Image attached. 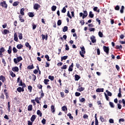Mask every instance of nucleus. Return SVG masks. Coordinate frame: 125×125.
I'll return each mask as SVG.
<instances>
[{"label": "nucleus", "mask_w": 125, "mask_h": 125, "mask_svg": "<svg viewBox=\"0 0 125 125\" xmlns=\"http://www.w3.org/2000/svg\"><path fill=\"white\" fill-rule=\"evenodd\" d=\"M104 96L105 97V99H106L107 101H110L109 98L108 97V95H107V94L106 93H104Z\"/></svg>", "instance_id": "nucleus-39"}, {"label": "nucleus", "mask_w": 125, "mask_h": 125, "mask_svg": "<svg viewBox=\"0 0 125 125\" xmlns=\"http://www.w3.org/2000/svg\"><path fill=\"white\" fill-rule=\"evenodd\" d=\"M74 68V63L72 62L71 64L69 66L68 68L69 72H72L73 71V68Z\"/></svg>", "instance_id": "nucleus-12"}, {"label": "nucleus", "mask_w": 125, "mask_h": 125, "mask_svg": "<svg viewBox=\"0 0 125 125\" xmlns=\"http://www.w3.org/2000/svg\"><path fill=\"white\" fill-rule=\"evenodd\" d=\"M12 51V47H11V46H9L8 50H7V52L9 54H11Z\"/></svg>", "instance_id": "nucleus-21"}, {"label": "nucleus", "mask_w": 125, "mask_h": 125, "mask_svg": "<svg viewBox=\"0 0 125 125\" xmlns=\"http://www.w3.org/2000/svg\"><path fill=\"white\" fill-rule=\"evenodd\" d=\"M40 7H41V5H40V4L38 3H35L33 6V8L34 9H35V10H38Z\"/></svg>", "instance_id": "nucleus-7"}, {"label": "nucleus", "mask_w": 125, "mask_h": 125, "mask_svg": "<svg viewBox=\"0 0 125 125\" xmlns=\"http://www.w3.org/2000/svg\"><path fill=\"white\" fill-rule=\"evenodd\" d=\"M32 77L33 78L32 80L34 81V82H35V81L37 80V76H36V75H35L34 74H32Z\"/></svg>", "instance_id": "nucleus-43"}, {"label": "nucleus", "mask_w": 125, "mask_h": 125, "mask_svg": "<svg viewBox=\"0 0 125 125\" xmlns=\"http://www.w3.org/2000/svg\"><path fill=\"white\" fill-rule=\"evenodd\" d=\"M46 123V120L43 118L42 121V125H45Z\"/></svg>", "instance_id": "nucleus-52"}, {"label": "nucleus", "mask_w": 125, "mask_h": 125, "mask_svg": "<svg viewBox=\"0 0 125 125\" xmlns=\"http://www.w3.org/2000/svg\"><path fill=\"white\" fill-rule=\"evenodd\" d=\"M10 73L12 78H15V77H16V74H15V73H13V72L11 71V72H10Z\"/></svg>", "instance_id": "nucleus-36"}, {"label": "nucleus", "mask_w": 125, "mask_h": 125, "mask_svg": "<svg viewBox=\"0 0 125 125\" xmlns=\"http://www.w3.org/2000/svg\"><path fill=\"white\" fill-rule=\"evenodd\" d=\"M17 59L18 62H20V61H22V60H23V58H22V57L21 56L17 57Z\"/></svg>", "instance_id": "nucleus-48"}, {"label": "nucleus", "mask_w": 125, "mask_h": 125, "mask_svg": "<svg viewBox=\"0 0 125 125\" xmlns=\"http://www.w3.org/2000/svg\"><path fill=\"white\" fill-rule=\"evenodd\" d=\"M32 26L33 30H35V29L37 28V25L35 24L34 23H33Z\"/></svg>", "instance_id": "nucleus-55"}, {"label": "nucleus", "mask_w": 125, "mask_h": 125, "mask_svg": "<svg viewBox=\"0 0 125 125\" xmlns=\"http://www.w3.org/2000/svg\"><path fill=\"white\" fill-rule=\"evenodd\" d=\"M19 20L20 21H21V23H24L25 22V20H24L23 19V16L21 15H20L19 16Z\"/></svg>", "instance_id": "nucleus-8"}, {"label": "nucleus", "mask_w": 125, "mask_h": 125, "mask_svg": "<svg viewBox=\"0 0 125 125\" xmlns=\"http://www.w3.org/2000/svg\"><path fill=\"white\" fill-rule=\"evenodd\" d=\"M27 15H28V16H29V17H34V16H35V15H34V13L33 12H29L27 14Z\"/></svg>", "instance_id": "nucleus-28"}, {"label": "nucleus", "mask_w": 125, "mask_h": 125, "mask_svg": "<svg viewBox=\"0 0 125 125\" xmlns=\"http://www.w3.org/2000/svg\"><path fill=\"white\" fill-rule=\"evenodd\" d=\"M17 48H18V49H22V48H23V45H22V44H18L17 45Z\"/></svg>", "instance_id": "nucleus-22"}, {"label": "nucleus", "mask_w": 125, "mask_h": 125, "mask_svg": "<svg viewBox=\"0 0 125 125\" xmlns=\"http://www.w3.org/2000/svg\"><path fill=\"white\" fill-rule=\"evenodd\" d=\"M109 105L111 108H115V105H114V104L112 102H109Z\"/></svg>", "instance_id": "nucleus-49"}, {"label": "nucleus", "mask_w": 125, "mask_h": 125, "mask_svg": "<svg viewBox=\"0 0 125 125\" xmlns=\"http://www.w3.org/2000/svg\"><path fill=\"white\" fill-rule=\"evenodd\" d=\"M5 51V49L3 47H2L0 48V55H2V52H4Z\"/></svg>", "instance_id": "nucleus-19"}, {"label": "nucleus", "mask_w": 125, "mask_h": 125, "mask_svg": "<svg viewBox=\"0 0 125 125\" xmlns=\"http://www.w3.org/2000/svg\"><path fill=\"white\" fill-rule=\"evenodd\" d=\"M103 50H104V51L105 52L107 55H109V51H110V49L109 48V46H104Z\"/></svg>", "instance_id": "nucleus-4"}, {"label": "nucleus", "mask_w": 125, "mask_h": 125, "mask_svg": "<svg viewBox=\"0 0 125 125\" xmlns=\"http://www.w3.org/2000/svg\"><path fill=\"white\" fill-rule=\"evenodd\" d=\"M84 90V87H81L77 89L78 91H80V92H82V91H83Z\"/></svg>", "instance_id": "nucleus-35"}, {"label": "nucleus", "mask_w": 125, "mask_h": 125, "mask_svg": "<svg viewBox=\"0 0 125 125\" xmlns=\"http://www.w3.org/2000/svg\"><path fill=\"white\" fill-rule=\"evenodd\" d=\"M70 49V48L69 47V45H68V44H66L65 45V50H69Z\"/></svg>", "instance_id": "nucleus-62"}, {"label": "nucleus", "mask_w": 125, "mask_h": 125, "mask_svg": "<svg viewBox=\"0 0 125 125\" xmlns=\"http://www.w3.org/2000/svg\"><path fill=\"white\" fill-rule=\"evenodd\" d=\"M36 115H33L32 117L30 118L31 121L33 123V122H35V120H36Z\"/></svg>", "instance_id": "nucleus-20"}, {"label": "nucleus", "mask_w": 125, "mask_h": 125, "mask_svg": "<svg viewBox=\"0 0 125 125\" xmlns=\"http://www.w3.org/2000/svg\"><path fill=\"white\" fill-rule=\"evenodd\" d=\"M67 16L70 19H72V16H71V14H70V12L69 11L67 12Z\"/></svg>", "instance_id": "nucleus-54"}, {"label": "nucleus", "mask_w": 125, "mask_h": 125, "mask_svg": "<svg viewBox=\"0 0 125 125\" xmlns=\"http://www.w3.org/2000/svg\"><path fill=\"white\" fill-rule=\"evenodd\" d=\"M62 111H63V112H65V111H67L68 110V108H67V106L64 105L62 107Z\"/></svg>", "instance_id": "nucleus-31"}, {"label": "nucleus", "mask_w": 125, "mask_h": 125, "mask_svg": "<svg viewBox=\"0 0 125 125\" xmlns=\"http://www.w3.org/2000/svg\"><path fill=\"white\" fill-rule=\"evenodd\" d=\"M76 67L77 69H79L80 71H83V68L81 66L79 62L76 63Z\"/></svg>", "instance_id": "nucleus-5"}, {"label": "nucleus", "mask_w": 125, "mask_h": 125, "mask_svg": "<svg viewBox=\"0 0 125 125\" xmlns=\"http://www.w3.org/2000/svg\"><path fill=\"white\" fill-rule=\"evenodd\" d=\"M1 33L2 35H7V34H9L10 32L8 29H4L3 30H1Z\"/></svg>", "instance_id": "nucleus-6"}, {"label": "nucleus", "mask_w": 125, "mask_h": 125, "mask_svg": "<svg viewBox=\"0 0 125 125\" xmlns=\"http://www.w3.org/2000/svg\"><path fill=\"white\" fill-rule=\"evenodd\" d=\"M100 38H103V33L101 31H99L98 33Z\"/></svg>", "instance_id": "nucleus-46"}, {"label": "nucleus", "mask_w": 125, "mask_h": 125, "mask_svg": "<svg viewBox=\"0 0 125 125\" xmlns=\"http://www.w3.org/2000/svg\"><path fill=\"white\" fill-rule=\"evenodd\" d=\"M84 119H88V115L87 114H84L83 116Z\"/></svg>", "instance_id": "nucleus-63"}, {"label": "nucleus", "mask_w": 125, "mask_h": 125, "mask_svg": "<svg viewBox=\"0 0 125 125\" xmlns=\"http://www.w3.org/2000/svg\"><path fill=\"white\" fill-rule=\"evenodd\" d=\"M66 8H65V7H64L62 8V13H65L66 12Z\"/></svg>", "instance_id": "nucleus-61"}, {"label": "nucleus", "mask_w": 125, "mask_h": 125, "mask_svg": "<svg viewBox=\"0 0 125 125\" xmlns=\"http://www.w3.org/2000/svg\"><path fill=\"white\" fill-rule=\"evenodd\" d=\"M68 31V27L65 26H64L63 29H62L63 32H67Z\"/></svg>", "instance_id": "nucleus-45"}, {"label": "nucleus", "mask_w": 125, "mask_h": 125, "mask_svg": "<svg viewBox=\"0 0 125 125\" xmlns=\"http://www.w3.org/2000/svg\"><path fill=\"white\" fill-rule=\"evenodd\" d=\"M74 77H75V81H79V80L81 79V77H80V76H79V75L78 74H75Z\"/></svg>", "instance_id": "nucleus-18"}, {"label": "nucleus", "mask_w": 125, "mask_h": 125, "mask_svg": "<svg viewBox=\"0 0 125 125\" xmlns=\"http://www.w3.org/2000/svg\"><path fill=\"white\" fill-rule=\"evenodd\" d=\"M4 93L6 96V99L9 98V96L8 95V93L7 92V90L6 89H4Z\"/></svg>", "instance_id": "nucleus-9"}, {"label": "nucleus", "mask_w": 125, "mask_h": 125, "mask_svg": "<svg viewBox=\"0 0 125 125\" xmlns=\"http://www.w3.org/2000/svg\"><path fill=\"white\" fill-rule=\"evenodd\" d=\"M89 16L90 18H93V17H94V14H93L92 11L89 12Z\"/></svg>", "instance_id": "nucleus-30"}, {"label": "nucleus", "mask_w": 125, "mask_h": 125, "mask_svg": "<svg viewBox=\"0 0 125 125\" xmlns=\"http://www.w3.org/2000/svg\"><path fill=\"white\" fill-rule=\"evenodd\" d=\"M61 69L66 70V69H67V65H63L62 67H61Z\"/></svg>", "instance_id": "nucleus-57"}, {"label": "nucleus", "mask_w": 125, "mask_h": 125, "mask_svg": "<svg viewBox=\"0 0 125 125\" xmlns=\"http://www.w3.org/2000/svg\"><path fill=\"white\" fill-rule=\"evenodd\" d=\"M28 89L29 90V92H32L33 87L31 85H29L28 86Z\"/></svg>", "instance_id": "nucleus-42"}, {"label": "nucleus", "mask_w": 125, "mask_h": 125, "mask_svg": "<svg viewBox=\"0 0 125 125\" xmlns=\"http://www.w3.org/2000/svg\"><path fill=\"white\" fill-rule=\"evenodd\" d=\"M105 92H106V93H107L108 96H112V93H111L110 91H109V90H106L105 91Z\"/></svg>", "instance_id": "nucleus-41"}, {"label": "nucleus", "mask_w": 125, "mask_h": 125, "mask_svg": "<svg viewBox=\"0 0 125 125\" xmlns=\"http://www.w3.org/2000/svg\"><path fill=\"white\" fill-rule=\"evenodd\" d=\"M80 23L82 25V26H83V25H84V20L80 21Z\"/></svg>", "instance_id": "nucleus-59"}, {"label": "nucleus", "mask_w": 125, "mask_h": 125, "mask_svg": "<svg viewBox=\"0 0 125 125\" xmlns=\"http://www.w3.org/2000/svg\"><path fill=\"white\" fill-rule=\"evenodd\" d=\"M57 8V7H56V6L53 5L51 7V10L52 11H55Z\"/></svg>", "instance_id": "nucleus-34"}, {"label": "nucleus", "mask_w": 125, "mask_h": 125, "mask_svg": "<svg viewBox=\"0 0 125 125\" xmlns=\"http://www.w3.org/2000/svg\"><path fill=\"white\" fill-rule=\"evenodd\" d=\"M100 120H101V121L102 122V123H104V122H105V119H104V118L103 117L101 116L100 117Z\"/></svg>", "instance_id": "nucleus-58"}, {"label": "nucleus", "mask_w": 125, "mask_h": 125, "mask_svg": "<svg viewBox=\"0 0 125 125\" xmlns=\"http://www.w3.org/2000/svg\"><path fill=\"white\" fill-rule=\"evenodd\" d=\"M28 111H32L33 110V105L30 104L27 107Z\"/></svg>", "instance_id": "nucleus-26"}, {"label": "nucleus", "mask_w": 125, "mask_h": 125, "mask_svg": "<svg viewBox=\"0 0 125 125\" xmlns=\"http://www.w3.org/2000/svg\"><path fill=\"white\" fill-rule=\"evenodd\" d=\"M37 87L39 88V89H42V85L39 84L37 86Z\"/></svg>", "instance_id": "nucleus-53"}, {"label": "nucleus", "mask_w": 125, "mask_h": 125, "mask_svg": "<svg viewBox=\"0 0 125 125\" xmlns=\"http://www.w3.org/2000/svg\"><path fill=\"white\" fill-rule=\"evenodd\" d=\"M35 100L37 103V104H40V101L39 100V97H36Z\"/></svg>", "instance_id": "nucleus-56"}, {"label": "nucleus", "mask_w": 125, "mask_h": 125, "mask_svg": "<svg viewBox=\"0 0 125 125\" xmlns=\"http://www.w3.org/2000/svg\"><path fill=\"white\" fill-rule=\"evenodd\" d=\"M124 9H125V6H122L120 10L121 13H124Z\"/></svg>", "instance_id": "nucleus-51"}, {"label": "nucleus", "mask_w": 125, "mask_h": 125, "mask_svg": "<svg viewBox=\"0 0 125 125\" xmlns=\"http://www.w3.org/2000/svg\"><path fill=\"white\" fill-rule=\"evenodd\" d=\"M24 11H25V9H24L23 8L21 9L20 14L22 16H24V15H25V13L24 12Z\"/></svg>", "instance_id": "nucleus-13"}, {"label": "nucleus", "mask_w": 125, "mask_h": 125, "mask_svg": "<svg viewBox=\"0 0 125 125\" xmlns=\"http://www.w3.org/2000/svg\"><path fill=\"white\" fill-rule=\"evenodd\" d=\"M90 40L92 43L96 42V39H95V37L94 36H92V37H90Z\"/></svg>", "instance_id": "nucleus-11"}, {"label": "nucleus", "mask_w": 125, "mask_h": 125, "mask_svg": "<svg viewBox=\"0 0 125 125\" xmlns=\"http://www.w3.org/2000/svg\"><path fill=\"white\" fill-rule=\"evenodd\" d=\"M19 3H20V2L19 1H15L13 4V6H17Z\"/></svg>", "instance_id": "nucleus-33"}, {"label": "nucleus", "mask_w": 125, "mask_h": 125, "mask_svg": "<svg viewBox=\"0 0 125 125\" xmlns=\"http://www.w3.org/2000/svg\"><path fill=\"white\" fill-rule=\"evenodd\" d=\"M109 122L110 124H114V120H113L112 119H110L109 120Z\"/></svg>", "instance_id": "nucleus-64"}, {"label": "nucleus", "mask_w": 125, "mask_h": 125, "mask_svg": "<svg viewBox=\"0 0 125 125\" xmlns=\"http://www.w3.org/2000/svg\"><path fill=\"white\" fill-rule=\"evenodd\" d=\"M68 59V56H64L61 57V61H63V60H66V59Z\"/></svg>", "instance_id": "nucleus-32"}, {"label": "nucleus", "mask_w": 125, "mask_h": 125, "mask_svg": "<svg viewBox=\"0 0 125 125\" xmlns=\"http://www.w3.org/2000/svg\"><path fill=\"white\" fill-rule=\"evenodd\" d=\"M0 81H1L2 83H4L5 82V77L3 76V75L0 76Z\"/></svg>", "instance_id": "nucleus-14"}, {"label": "nucleus", "mask_w": 125, "mask_h": 125, "mask_svg": "<svg viewBox=\"0 0 125 125\" xmlns=\"http://www.w3.org/2000/svg\"><path fill=\"white\" fill-rule=\"evenodd\" d=\"M13 51L14 53H17V51H18V50H17V49H16L15 47H14L13 48Z\"/></svg>", "instance_id": "nucleus-47"}, {"label": "nucleus", "mask_w": 125, "mask_h": 125, "mask_svg": "<svg viewBox=\"0 0 125 125\" xmlns=\"http://www.w3.org/2000/svg\"><path fill=\"white\" fill-rule=\"evenodd\" d=\"M83 14L82 12L80 13V17H82L83 19H84L87 16V11L86 10H83Z\"/></svg>", "instance_id": "nucleus-2"}, {"label": "nucleus", "mask_w": 125, "mask_h": 125, "mask_svg": "<svg viewBox=\"0 0 125 125\" xmlns=\"http://www.w3.org/2000/svg\"><path fill=\"white\" fill-rule=\"evenodd\" d=\"M0 6L2 8H5V9H7L8 5L6 3V1H3L0 2Z\"/></svg>", "instance_id": "nucleus-1"}, {"label": "nucleus", "mask_w": 125, "mask_h": 125, "mask_svg": "<svg viewBox=\"0 0 125 125\" xmlns=\"http://www.w3.org/2000/svg\"><path fill=\"white\" fill-rule=\"evenodd\" d=\"M45 58H46L47 61H51V59H49V56H48V55H46L44 56Z\"/></svg>", "instance_id": "nucleus-38"}, {"label": "nucleus", "mask_w": 125, "mask_h": 125, "mask_svg": "<svg viewBox=\"0 0 125 125\" xmlns=\"http://www.w3.org/2000/svg\"><path fill=\"white\" fill-rule=\"evenodd\" d=\"M61 24H62V21H61V20H58L57 22L58 26H60Z\"/></svg>", "instance_id": "nucleus-50"}, {"label": "nucleus", "mask_w": 125, "mask_h": 125, "mask_svg": "<svg viewBox=\"0 0 125 125\" xmlns=\"http://www.w3.org/2000/svg\"><path fill=\"white\" fill-rule=\"evenodd\" d=\"M96 92H104V88H98L96 90Z\"/></svg>", "instance_id": "nucleus-17"}, {"label": "nucleus", "mask_w": 125, "mask_h": 125, "mask_svg": "<svg viewBox=\"0 0 125 125\" xmlns=\"http://www.w3.org/2000/svg\"><path fill=\"white\" fill-rule=\"evenodd\" d=\"M37 114L38 116H40V117H42V112H41V110H38L37 111Z\"/></svg>", "instance_id": "nucleus-25"}, {"label": "nucleus", "mask_w": 125, "mask_h": 125, "mask_svg": "<svg viewBox=\"0 0 125 125\" xmlns=\"http://www.w3.org/2000/svg\"><path fill=\"white\" fill-rule=\"evenodd\" d=\"M20 86H23V87H26V85L25 84V83H23L22 82V80H20V84H19Z\"/></svg>", "instance_id": "nucleus-16"}, {"label": "nucleus", "mask_w": 125, "mask_h": 125, "mask_svg": "<svg viewBox=\"0 0 125 125\" xmlns=\"http://www.w3.org/2000/svg\"><path fill=\"white\" fill-rule=\"evenodd\" d=\"M2 63H3V66H6V62H5V60L3 58H2Z\"/></svg>", "instance_id": "nucleus-44"}, {"label": "nucleus", "mask_w": 125, "mask_h": 125, "mask_svg": "<svg viewBox=\"0 0 125 125\" xmlns=\"http://www.w3.org/2000/svg\"><path fill=\"white\" fill-rule=\"evenodd\" d=\"M12 71H13V72H19V68L17 66H15L12 68Z\"/></svg>", "instance_id": "nucleus-10"}, {"label": "nucleus", "mask_w": 125, "mask_h": 125, "mask_svg": "<svg viewBox=\"0 0 125 125\" xmlns=\"http://www.w3.org/2000/svg\"><path fill=\"white\" fill-rule=\"evenodd\" d=\"M35 67L34 66V65L32 64L31 65H29L27 66V70H32L34 69Z\"/></svg>", "instance_id": "nucleus-24"}, {"label": "nucleus", "mask_w": 125, "mask_h": 125, "mask_svg": "<svg viewBox=\"0 0 125 125\" xmlns=\"http://www.w3.org/2000/svg\"><path fill=\"white\" fill-rule=\"evenodd\" d=\"M19 40H22L23 39V34L22 33H18Z\"/></svg>", "instance_id": "nucleus-27"}, {"label": "nucleus", "mask_w": 125, "mask_h": 125, "mask_svg": "<svg viewBox=\"0 0 125 125\" xmlns=\"http://www.w3.org/2000/svg\"><path fill=\"white\" fill-rule=\"evenodd\" d=\"M49 82V80H48V79H44V84H46V85L48 84Z\"/></svg>", "instance_id": "nucleus-37"}, {"label": "nucleus", "mask_w": 125, "mask_h": 125, "mask_svg": "<svg viewBox=\"0 0 125 125\" xmlns=\"http://www.w3.org/2000/svg\"><path fill=\"white\" fill-rule=\"evenodd\" d=\"M67 117H69V118L70 120H73L74 119V117L72 116V114L70 113H69L67 114Z\"/></svg>", "instance_id": "nucleus-29"}, {"label": "nucleus", "mask_w": 125, "mask_h": 125, "mask_svg": "<svg viewBox=\"0 0 125 125\" xmlns=\"http://www.w3.org/2000/svg\"><path fill=\"white\" fill-rule=\"evenodd\" d=\"M81 49L82 52L81 51H80V54L82 57L84 58V55L83 54H85V49L84 48V46L81 47Z\"/></svg>", "instance_id": "nucleus-3"}, {"label": "nucleus", "mask_w": 125, "mask_h": 125, "mask_svg": "<svg viewBox=\"0 0 125 125\" xmlns=\"http://www.w3.org/2000/svg\"><path fill=\"white\" fill-rule=\"evenodd\" d=\"M51 111L52 113H55V106L54 105L51 106Z\"/></svg>", "instance_id": "nucleus-15"}, {"label": "nucleus", "mask_w": 125, "mask_h": 125, "mask_svg": "<svg viewBox=\"0 0 125 125\" xmlns=\"http://www.w3.org/2000/svg\"><path fill=\"white\" fill-rule=\"evenodd\" d=\"M97 114H95V125H98V120L97 119Z\"/></svg>", "instance_id": "nucleus-23"}, {"label": "nucleus", "mask_w": 125, "mask_h": 125, "mask_svg": "<svg viewBox=\"0 0 125 125\" xmlns=\"http://www.w3.org/2000/svg\"><path fill=\"white\" fill-rule=\"evenodd\" d=\"M81 96V93H80L79 92H76L75 93V96L79 97V96Z\"/></svg>", "instance_id": "nucleus-60"}, {"label": "nucleus", "mask_w": 125, "mask_h": 125, "mask_svg": "<svg viewBox=\"0 0 125 125\" xmlns=\"http://www.w3.org/2000/svg\"><path fill=\"white\" fill-rule=\"evenodd\" d=\"M48 79L49 80H50V81H54V76L50 75L48 76Z\"/></svg>", "instance_id": "nucleus-40"}]
</instances>
